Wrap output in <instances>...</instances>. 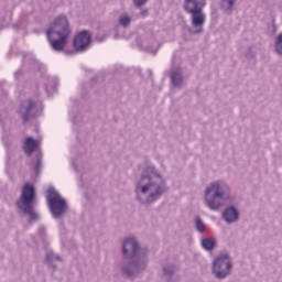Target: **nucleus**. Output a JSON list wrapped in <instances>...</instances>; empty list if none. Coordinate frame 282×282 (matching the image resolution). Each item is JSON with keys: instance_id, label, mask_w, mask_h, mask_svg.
Instances as JSON below:
<instances>
[{"instance_id": "1", "label": "nucleus", "mask_w": 282, "mask_h": 282, "mask_svg": "<svg viewBox=\"0 0 282 282\" xmlns=\"http://www.w3.org/2000/svg\"><path fill=\"white\" fill-rule=\"evenodd\" d=\"M228 206L221 213V219L227 224L239 221V208H237V197L232 195V188L223 180H217L208 184L204 192V205L213 213H219L224 206Z\"/></svg>"}, {"instance_id": "2", "label": "nucleus", "mask_w": 282, "mask_h": 282, "mask_svg": "<svg viewBox=\"0 0 282 282\" xmlns=\"http://www.w3.org/2000/svg\"><path fill=\"white\" fill-rule=\"evenodd\" d=\"M149 247L140 245L138 238L127 237L121 243V260L118 264L119 272L124 279H139L149 270Z\"/></svg>"}, {"instance_id": "3", "label": "nucleus", "mask_w": 282, "mask_h": 282, "mask_svg": "<svg viewBox=\"0 0 282 282\" xmlns=\"http://www.w3.org/2000/svg\"><path fill=\"white\" fill-rule=\"evenodd\" d=\"M134 193L140 204L152 206L169 193V187L155 166H149L135 182Z\"/></svg>"}, {"instance_id": "4", "label": "nucleus", "mask_w": 282, "mask_h": 282, "mask_svg": "<svg viewBox=\"0 0 282 282\" xmlns=\"http://www.w3.org/2000/svg\"><path fill=\"white\" fill-rule=\"evenodd\" d=\"M69 34H72V28H69L67 17L59 15L55 18L46 31V36L52 50L55 52H63V50H65V45H67Z\"/></svg>"}, {"instance_id": "5", "label": "nucleus", "mask_w": 282, "mask_h": 282, "mask_svg": "<svg viewBox=\"0 0 282 282\" xmlns=\"http://www.w3.org/2000/svg\"><path fill=\"white\" fill-rule=\"evenodd\" d=\"M206 0H184L183 10L191 17V34H202L206 25Z\"/></svg>"}, {"instance_id": "6", "label": "nucleus", "mask_w": 282, "mask_h": 282, "mask_svg": "<svg viewBox=\"0 0 282 282\" xmlns=\"http://www.w3.org/2000/svg\"><path fill=\"white\" fill-rule=\"evenodd\" d=\"M34 202H36V189L34 188V185L26 183L23 186L19 200L17 202V206L20 215L29 217L30 224L41 219V215H39L34 208Z\"/></svg>"}, {"instance_id": "7", "label": "nucleus", "mask_w": 282, "mask_h": 282, "mask_svg": "<svg viewBox=\"0 0 282 282\" xmlns=\"http://www.w3.org/2000/svg\"><path fill=\"white\" fill-rule=\"evenodd\" d=\"M46 199L53 219H63L65 213H67V202L65 198H62L54 187H48Z\"/></svg>"}, {"instance_id": "8", "label": "nucleus", "mask_w": 282, "mask_h": 282, "mask_svg": "<svg viewBox=\"0 0 282 282\" xmlns=\"http://www.w3.org/2000/svg\"><path fill=\"white\" fill-rule=\"evenodd\" d=\"M230 270H232V259L228 253L219 254L213 262V274L215 279L220 281L230 276Z\"/></svg>"}, {"instance_id": "9", "label": "nucleus", "mask_w": 282, "mask_h": 282, "mask_svg": "<svg viewBox=\"0 0 282 282\" xmlns=\"http://www.w3.org/2000/svg\"><path fill=\"white\" fill-rule=\"evenodd\" d=\"M18 112L21 120H23V122H28V120H32V118H36V116H39V105L32 99H26L21 102Z\"/></svg>"}, {"instance_id": "10", "label": "nucleus", "mask_w": 282, "mask_h": 282, "mask_svg": "<svg viewBox=\"0 0 282 282\" xmlns=\"http://www.w3.org/2000/svg\"><path fill=\"white\" fill-rule=\"evenodd\" d=\"M73 45L77 52H87L91 45V33L87 30L80 31L75 36Z\"/></svg>"}, {"instance_id": "11", "label": "nucleus", "mask_w": 282, "mask_h": 282, "mask_svg": "<svg viewBox=\"0 0 282 282\" xmlns=\"http://www.w3.org/2000/svg\"><path fill=\"white\" fill-rule=\"evenodd\" d=\"M177 264L170 262L162 267L163 276L166 282H177L180 281V275H177Z\"/></svg>"}, {"instance_id": "12", "label": "nucleus", "mask_w": 282, "mask_h": 282, "mask_svg": "<svg viewBox=\"0 0 282 282\" xmlns=\"http://www.w3.org/2000/svg\"><path fill=\"white\" fill-rule=\"evenodd\" d=\"M235 6H237V0H220L219 1V8L224 12V14H227L230 17L232 12H235Z\"/></svg>"}, {"instance_id": "13", "label": "nucleus", "mask_w": 282, "mask_h": 282, "mask_svg": "<svg viewBox=\"0 0 282 282\" xmlns=\"http://www.w3.org/2000/svg\"><path fill=\"white\" fill-rule=\"evenodd\" d=\"M170 78L173 87H180L183 85L184 77L182 76V68H173Z\"/></svg>"}, {"instance_id": "14", "label": "nucleus", "mask_w": 282, "mask_h": 282, "mask_svg": "<svg viewBox=\"0 0 282 282\" xmlns=\"http://www.w3.org/2000/svg\"><path fill=\"white\" fill-rule=\"evenodd\" d=\"M36 149H39V142L32 137H28L23 145L24 153H26V155H31Z\"/></svg>"}, {"instance_id": "15", "label": "nucleus", "mask_w": 282, "mask_h": 282, "mask_svg": "<svg viewBox=\"0 0 282 282\" xmlns=\"http://www.w3.org/2000/svg\"><path fill=\"white\" fill-rule=\"evenodd\" d=\"M202 248H204L207 252H212L217 248V240L214 237L203 238L202 239Z\"/></svg>"}, {"instance_id": "16", "label": "nucleus", "mask_w": 282, "mask_h": 282, "mask_svg": "<svg viewBox=\"0 0 282 282\" xmlns=\"http://www.w3.org/2000/svg\"><path fill=\"white\" fill-rule=\"evenodd\" d=\"M56 87H58V78L57 77H48V82L45 84L46 94L52 96L54 91H56Z\"/></svg>"}, {"instance_id": "17", "label": "nucleus", "mask_w": 282, "mask_h": 282, "mask_svg": "<svg viewBox=\"0 0 282 282\" xmlns=\"http://www.w3.org/2000/svg\"><path fill=\"white\" fill-rule=\"evenodd\" d=\"M54 261H62L61 256L54 253L53 251H48L46 253V264L48 268L56 270V264H54Z\"/></svg>"}, {"instance_id": "18", "label": "nucleus", "mask_w": 282, "mask_h": 282, "mask_svg": "<svg viewBox=\"0 0 282 282\" xmlns=\"http://www.w3.org/2000/svg\"><path fill=\"white\" fill-rule=\"evenodd\" d=\"M131 17L127 15V14H121L119 17V25H121V28H129V25H131Z\"/></svg>"}, {"instance_id": "19", "label": "nucleus", "mask_w": 282, "mask_h": 282, "mask_svg": "<svg viewBox=\"0 0 282 282\" xmlns=\"http://www.w3.org/2000/svg\"><path fill=\"white\" fill-rule=\"evenodd\" d=\"M195 226L197 232H200V235H203V232H206V224H204V220H202L200 217L195 218Z\"/></svg>"}, {"instance_id": "20", "label": "nucleus", "mask_w": 282, "mask_h": 282, "mask_svg": "<svg viewBox=\"0 0 282 282\" xmlns=\"http://www.w3.org/2000/svg\"><path fill=\"white\" fill-rule=\"evenodd\" d=\"M275 52L279 56H282V33H280L275 40Z\"/></svg>"}, {"instance_id": "21", "label": "nucleus", "mask_w": 282, "mask_h": 282, "mask_svg": "<svg viewBox=\"0 0 282 282\" xmlns=\"http://www.w3.org/2000/svg\"><path fill=\"white\" fill-rule=\"evenodd\" d=\"M43 166V159H41V156H37L36 158V162H35V165H34V171L36 174H40L41 173V167Z\"/></svg>"}, {"instance_id": "22", "label": "nucleus", "mask_w": 282, "mask_h": 282, "mask_svg": "<svg viewBox=\"0 0 282 282\" xmlns=\"http://www.w3.org/2000/svg\"><path fill=\"white\" fill-rule=\"evenodd\" d=\"M149 0H133V3L135 6V8H142V6H147V2Z\"/></svg>"}, {"instance_id": "23", "label": "nucleus", "mask_w": 282, "mask_h": 282, "mask_svg": "<svg viewBox=\"0 0 282 282\" xmlns=\"http://www.w3.org/2000/svg\"><path fill=\"white\" fill-rule=\"evenodd\" d=\"M39 232H40V235H42V236L45 235V227L40 226Z\"/></svg>"}, {"instance_id": "24", "label": "nucleus", "mask_w": 282, "mask_h": 282, "mask_svg": "<svg viewBox=\"0 0 282 282\" xmlns=\"http://www.w3.org/2000/svg\"><path fill=\"white\" fill-rule=\"evenodd\" d=\"M74 116H75L74 112H69V117L73 118V122H76V118Z\"/></svg>"}, {"instance_id": "25", "label": "nucleus", "mask_w": 282, "mask_h": 282, "mask_svg": "<svg viewBox=\"0 0 282 282\" xmlns=\"http://www.w3.org/2000/svg\"><path fill=\"white\" fill-rule=\"evenodd\" d=\"M248 58H254V54L247 55Z\"/></svg>"}, {"instance_id": "26", "label": "nucleus", "mask_w": 282, "mask_h": 282, "mask_svg": "<svg viewBox=\"0 0 282 282\" xmlns=\"http://www.w3.org/2000/svg\"><path fill=\"white\" fill-rule=\"evenodd\" d=\"M142 17H147V11L141 12Z\"/></svg>"}, {"instance_id": "27", "label": "nucleus", "mask_w": 282, "mask_h": 282, "mask_svg": "<svg viewBox=\"0 0 282 282\" xmlns=\"http://www.w3.org/2000/svg\"><path fill=\"white\" fill-rule=\"evenodd\" d=\"M272 23H273V28H275V25H274V19L272 20Z\"/></svg>"}, {"instance_id": "28", "label": "nucleus", "mask_w": 282, "mask_h": 282, "mask_svg": "<svg viewBox=\"0 0 282 282\" xmlns=\"http://www.w3.org/2000/svg\"><path fill=\"white\" fill-rule=\"evenodd\" d=\"M158 53V51H155L153 54H156Z\"/></svg>"}]
</instances>
